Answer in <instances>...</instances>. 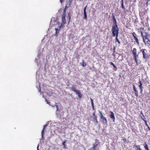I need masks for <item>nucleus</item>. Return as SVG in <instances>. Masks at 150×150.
Instances as JSON below:
<instances>
[{
    "label": "nucleus",
    "instance_id": "obj_1",
    "mask_svg": "<svg viewBox=\"0 0 150 150\" xmlns=\"http://www.w3.org/2000/svg\"><path fill=\"white\" fill-rule=\"evenodd\" d=\"M139 30L143 38V41L145 44L150 45V35L146 32L143 34L144 28L142 27L140 28Z\"/></svg>",
    "mask_w": 150,
    "mask_h": 150
},
{
    "label": "nucleus",
    "instance_id": "obj_2",
    "mask_svg": "<svg viewBox=\"0 0 150 150\" xmlns=\"http://www.w3.org/2000/svg\"><path fill=\"white\" fill-rule=\"evenodd\" d=\"M131 52L132 54L133 57L136 63V65H138V59L139 58V52H137V49L135 48L131 49Z\"/></svg>",
    "mask_w": 150,
    "mask_h": 150
},
{
    "label": "nucleus",
    "instance_id": "obj_3",
    "mask_svg": "<svg viewBox=\"0 0 150 150\" xmlns=\"http://www.w3.org/2000/svg\"><path fill=\"white\" fill-rule=\"evenodd\" d=\"M140 51L142 53L143 58L145 59L146 61H147L150 56V55L147 52V50L145 49H142Z\"/></svg>",
    "mask_w": 150,
    "mask_h": 150
},
{
    "label": "nucleus",
    "instance_id": "obj_4",
    "mask_svg": "<svg viewBox=\"0 0 150 150\" xmlns=\"http://www.w3.org/2000/svg\"><path fill=\"white\" fill-rule=\"evenodd\" d=\"M111 30L112 36L115 37V36L118 35L119 30L118 26H112Z\"/></svg>",
    "mask_w": 150,
    "mask_h": 150
},
{
    "label": "nucleus",
    "instance_id": "obj_5",
    "mask_svg": "<svg viewBox=\"0 0 150 150\" xmlns=\"http://www.w3.org/2000/svg\"><path fill=\"white\" fill-rule=\"evenodd\" d=\"M99 112L100 113V118L102 119V122L103 123L104 125L107 124V119L105 117H104L103 116V115L102 112L100 111H99Z\"/></svg>",
    "mask_w": 150,
    "mask_h": 150
},
{
    "label": "nucleus",
    "instance_id": "obj_6",
    "mask_svg": "<svg viewBox=\"0 0 150 150\" xmlns=\"http://www.w3.org/2000/svg\"><path fill=\"white\" fill-rule=\"evenodd\" d=\"M65 15H66V10H64V12L63 14L62 17V23L63 24H64L65 23L66 20H65Z\"/></svg>",
    "mask_w": 150,
    "mask_h": 150
},
{
    "label": "nucleus",
    "instance_id": "obj_7",
    "mask_svg": "<svg viewBox=\"0 0 150 150\" xmlns=\"http://www.w3.org/2000/svg\"><path fill=\"white\" fill-rule=\"evenodd\" d=\"M112 18L113 20V24L112 26H118L117 25V21L115 18V16L112 15Z\"/></svg>",
    "mask_w": 150,
    "mask_h": 150
},
{
    "label": "nucleus",
    "instance_id": "obj_8",
    "mask_svg": "<svg viewBox=\"0 0 150 150\" xmlns=\"http://www.w3.org/2000/svg\"><path fill=\"white\" fill-rule=\"evenodd\" d=\"M133 89L134 91V93H135V96L137 98L139 96L138 91L136 88V87L134 85H133Z\"/></svg>",
    "mask_w": 150,
    "mask_h": 150
},
{
    "label": "nucleus",
    "instance_id": "obj_9",
    "mask_svg": "<svg viewBox=\"0 0 150 150\" xmlns=\"http://www.w3.org/2000/svg\"><path fill=\"white\" fill-rule=\"evenodd\" d=\"M95 142L93 144V146L94 147H96L98 145H100V142H99V140L98 139H96L95 140Z\"/></svg>",
    "mask_w": 150,
    "mask_h": 150
},
{
    "label": "nucleus",
    "instance_id": "obj_10",
    "mask_svg": "<svg viewBox=\"0 0 150 150\" xmlns=\"http://www.w3.org/2000/svg\"><path fill=\"white\" fill-rule=\"evenodd\" d=\"M110 117L113 120V122H115V117L114 116V114L113 112L112 111H110Z\"/></svg>",
    "mask_w": 150,
    "mask_h": 150
},
{
    "label": "nucleus",
    "instance_id": "obj_11",
    "mask_svg": "<svg viewBox=\"0 0 150 150\" xmlns=\"http://www.w3.org/2000/svg\"><path fill=\"white\" fill-rule=\"evenodd\" d=\"M72 0H69L68 3L66 4V5L65 7V10L66 9L70 7L71 4V3Z\"/></svg>",
    "mask_w": 150,
    "mask_h": 150
},
{
    "label": "nucleus",
    "instance_id": "obj_12",
    "mask_svg": "<svg viewBox=\"0 0 150 150\" xmlns=\"http://www.w3.org/2000/svg\"><path fill=\"white\" fill-rule=\"evenodd\" d=\"M139 83V87L140 89V93H142L143 91V87L142 86V83L141 81H140Z\"/></svg>",
    "mask_w": 150,
    "mask_h": 150
},
{
    "label": "nucleus",
    "instance_id": "obj_13",
    "mask_svg": "<svg viewBox=\"0 0 150 150\" xmlns=\"http://www.w3.org/2000/svg\"><path fill=\"white\" fill-rule=\"evenodd\" d=\"M134 146L137 148V150H142L139 145H137L135 144L134 145Z\"/></svg>",
    "mask_w": 150,
    "mask_h": 150
},
{
    "label": "nucleus",
    "instance_id": "obj_14",
    "mask_svg": "<svg viewBox=\"0 0 150 150\" xmlns=\"http://www.w3.org/2000/svg\"><path fill=\"white\" fill-rule=\"evenodd\" d=\"M143 145L146 150H150L148 148V146L146 142H145V144Z\"/></svg>",
    "mask_w": 150,
    "mask_h": 150
},
{
    "label": "nucleus",
    "instance_id": "obj_15",
    "mask_svg": "<svg viewBox=\"0 0 150 150\" xmlns=\"http://www.w3.org/2000/svg\"><path fill=\"white\" fill-rule=\"evenodd\" d=\"M134 40L138 44H139V40L137 38L136 36H135L134 37Z\"/></svg>",
    "mask_w": 150,
    "mask_h": 150
},
{
    "label": "nucleus",
    "instance_id": "obj_16",
    "mask_svg": "<svg viewBox=\"0 0 150 150\" xmlns=\"http://www.w3.org/2000/svg\"><path fill=\"white\" fill-rule=\"evenodd\" d=\"M77 92L76 93L78 94V96L79 98H81L82 96V94L81 93L79 90L77 91Z\"/></svg>",
    "mask_w": 150,
    "mask_h": 150
},
{
    "label": "nucleus",
    "instance_id": "obj_17",
    "mask_svg": "<svg viewBox=\"0 0 150 150\" xmlns=\"http://www.w3.org/2000/svg\"><path fill=\"white\" fill-rule=\"evenodd\" d=\"M71 89L72 91H74L76 93L77 92V91H79V90H76L75 88L74 87H72L71 88Z\"/></svg>",
    "mask_w": 150,
    "mask_h": 150
},
{
    "label": "nucleus",
    "instance_id": "obj_18",
    "mask_svg": "<svg viewBox=\"0 0 150 150\" xmlns=\"http://www.w3.org/2000/svg\"><path fill=\"white\" fill-rule=\"evenodd\" d=\"M81 64L83 67H85L86 65V62H84V60L82 61V62L81 63Z\"/></svg>",
    "mask_w": 150,
    "mask_h": 150
},
{
    "label": "nucleus",
    "instance_id": "obj_19",
    "mask_svg": "<svg viewBox=\"0 0 150 150\" xmlns=\"http://www.w3.org/2000/svg\"><path fill=\"white\" fill-rule=\"evenodd\" d=\"M116 36V38H115V42H118L120 44V41L119 40L118 38V35H116L115 36Z\"/></svg>",
    "mask_w": 150,
    "mask_h": 150
},
{
    "label": "nucleus",
    "instance_id": "obj_20",
    "mask_svg": "<svg viewBox=\"0 0 150 150\" xmlns=\"http://www.w3.org/2000/svg\"><path fill=\"white\" fill-rule=\"evenodd\" d=\"M84 19H87V15L86 14V12H83V18Z\"/></svg>",
    "mask_w": 150,
    "mask_h": 150
},
{
    "label": "nucleus",
    "instance_id": "obj_21",
    "mask_svg": "<svg viewBox=\"0 0 150 150\" xmlns=\"http://www.w3.org/2000/svg\"><path fill=\"white\" fill-rule=\"evenodd\" d=\"M93 120L94 121H95L96 123H97L98 122V120L97 119V117L95 116V117H93Z\"/></svg>",
    "mask_w": 150,
    "mask_h": 150
},
{
    "label": "nucleus",
    "instance_id": "obj_22",
    "mask_svg": "<svg viewBox=\"0 0 150 150\" xmlns=\"http://www.w3.org/2000/svg\"><path fill=\"white\" fill-rule=\"evenodd\" d=\"M88 150H96V148L94 146H93L88 149Z\"/></svg>",
    "mask_w": 150,
    "mask_h": 150
},
{
    "label": "nucleus",
    "instance_id": "obj_23",
    "mask_svg": "<svg viewBox=\"0 0 150 150\" xmlns=\"http://www.w3.org/2000/svg\"><path fill=\"white\" fill-rule=\"evenodd\" d=\"M121 7L124 10H125V7L124 6V4L121 3Z\"/></svg>",
    "mask_w": 150,
    "mask_h": 150
},
{
    "label": "nucleus",
    "instance_id": "obj_24",
    "mask_svg": "<svg viewBox=\"0 0 150 150\" xmlns=\"http://www.w3.org/2000/svg\"><path fill=\"white\" fill-rule=\"evenodd\" d=\"M65 142H66L65 141H64V142H63L62 144L64 146V148H66V146H65Z\"/></svg>",
    "mask_w": 150,
    "mask_h": 150
},
{
    "label": "nucleus",
    "instance_id": "obj_25",
    "mask_svg": "<svg viewBox=\"0 0 150 150\" xmlns=\"http://www.w3.org/2000/svg\"><path fill=\"white\" fill-rule=\"evenodd\" d=\"M149 4H150V0H147L146 2V5H148Z\"/></svg>",
    "mask_w": 150,
    "mask_h": 150
},
{
    "label": "nucleus",
    "instance_id": "obj_26",
    "mask_svg": "<svg viewBox=\"0 0 150 150\" xmlns=\"http://www.w3.org/2000/svg\"><path fill=\"white\" fill-rule=\"evenodd\" d=\"M132 34L133 37L136 36H137L136 34L134 32H133Z\"/></svg>",
    "mask_w": 150,
    "mask_h": 150
},
{
    "label": "nucleus",
    "instance_id": "obj_27",
    "mask_svg": "<svg viewBox=\"0 0 150 150\" xmlns=\"http://www.w3.org/2000/svg\"><path fill=\"white\" fill-rule=\"evenodd\" d=\"M68 17H69V21H68V23H69V22L71 20V16H70L69 15V13L68 14Z\"/></svg>",
    "mask_w": 150,
    "mask_h": 150
},
{
    "label": "nucleus",
    "instance_id": "obj_28",
    "mask_svg": "<svg viewBox=\"0 0 150 150\" xmlns=\"http://www.w3.org/2000/svg\"><path fill=\"white\" fill-rule=\"evenodd\" d=\"M87 5H86L83 8V12H86V9L87 7Z\"/></svg>",
    "mask_w": 150,
    "mask_h": 150
},
{
    "label": "nucleus",
    "instance_id": "obj_29",
    "mask_svg": "<svg viewBox=\"0 0 150 150\" xmlns=\"http://www.w3.org/2000/svg\"><path fill=\"white\" fill-rule=\"evenodd\" d=\"M44 129H43V130L41 132V135L42 137H43L44 134Z\"/></svg>",
    "mask_w": 150,
    "mask_h": 150
},
{
    "label": "nucleus",
    "instance_id": "obj_30",
    "mask_svg": "<svg viewBox=\"0 0 150 150\" xmlns=\"http://www.w3.org/2000/svg\"><path fill=\"white\" fill-rule=\"evenodd\" d=\"M93 115L94 116V117H95V116H97L95 115V111L93 112Z\"/></svg>",
    "mask_w": 150,
    "mask_h": 150
},
{
    "label": "nucleus",
    "instance_id": "obj_31",
    "mask_svg": "<svg viewBox=\"0 0 150 150\" xmlns=\"http://www.w3.org/2000/svg\"><path fill=\"white\" fill-rule=\"evenodd\" d=\"M45 101H46L47 104H49L50 103L49 102V101L47 100V99H45Z\"/></svg>",
    "mask_w": 150,
    "mask_h": 150
},
{
    "label": "nucleus",
    "instance_id": "obj_32",
    "mask_svg": "<svg viewBox=\"0 0 150 150\" xmlns=\"http://www.w3.org/2000/svg\"><path fill=\"white\" fill-rule=\"evenodd\" d=\"M148 88L149 90V93H150V85H149L148 86Z\"/></svg>",
    "mask_w": 150,
    "mask_h": 150
},
{
    "label": "nucleus",
    "instance_id": "obj_33",
    "mask_svg": "<svg viewBox=\"0 0 150 150\" xmlns=\"http://www.w3.org/2000/svg\"><path fill=\"white\" fill-rule=\"evenodd\" d=\"M113 66L114 68H115V70H116L117 69L116 66L115 64H114V65H113Z\"/></svg>",
    "mask_w": 150,
    "mask_h": 150
},
{
    "label": "nucleus",
    "instance_id": "obj_34",
    "mask_svg": "<svg viewBox=\"0 0 150 150\" xmlns=\"http://www.w3.org/2000/svg\"><path fill=\"white\" fill-rule=\"evenodd\" d=\"M55 106H56V107L57 108L56 111H57L58 110V106L57 105H56Z\"/></svg>",
    "mask_w": 150,
    "mask_h": 150
},
{
    "label": "nucleus",
    "instance_id": "obj_35",
    "mask_svg": "<svg viewBox=\"0 0 150 150\" xmlns=\"http://www.w3.org/2000/svg\"><path fill=\"white\" fill-rule=\"evenodd\" d=\"M110 64L111 65H112V66H113L114 64L112 62H110Z\"/></svg>",
    "mask_w": 150,
    "mask_h": 150
},
{
    "label": "nucleus",
    "instance_id": "obj_36",
    "mask_svg": "<svg viewBox=\"0 0 150 150\" xmlns=\"http://www.w3.org/2000/svg\"><path fill=\"white\" fill-rule=\"evenodd\" d=\"M64 0H60V3L62 4Z\"/></svg>",
    "mask_w": 150,
    "mask_h": 150
},
{
    "label": "nucleus",
    "instance_id": "obj_37",
    "mask_svg": "<svg viewBox=\"0 0 150 150\" xmlns=\"http://www.w3.org/2000/svg\"><path fill=\"white\" fill-rule=\"evenodd\" d=\"M91 104L92 106H94V104L93 102V101H92V102H91Z\"/></svg>",
    "mask_w": 150,
    "mask_h": 150
},
{
    "label": "nucleus",
    "instance_id": "obj_38",
    "mask_svg": "<svg viewBox=\"0 0 150 150\" xmlns=\"http://www.w3.org/2000/svg\"><path fill=\"white\" fill-rule=\"evenodd\" d=\"M146 125L147 126L149 130L150 131V128L148 126V125L147 124H146Z\"/></svg>",
    "mask_w": 150,
    "mask_h": 150
},
{
    "label": "nucleus",
    "instance_id": "obj_39",
    "mask_svg": "<svg viewBox=\"0 0 150 150\" xmlns=\"http://www.w3.org/2000/svg\"><path fill=\"white\" fill-rule=\"evenodd\" d=\"M121 3L124 4L123 0H121Z\"/></svg>",
    "mask_w": 150,
    "mask_h": 150
},
{
    "label": "nucleus",
    "instance_id": "obj_40",
    "mask_svg": "<svg viewBox=\"0 0 150 150\" xmlns=\"http://www.w3.org/2000/svg\"><path fill=\"white\" fill-rule=\"evenodd\" d=\"M47 125H45L44 126V127H43V129H44L45 127H46V126H47Z\"/></svg>",
    "mask_w": 150,
    "mask_h": 150
},
{
    "label": "nucleus",
    "instance_id": "obj_41",
    "mask_svg": "<svg viewBox=\"0 0 150 150\" xmlns=\"http://www.w3.org/2000/svg\"><path fill=\"white\" fill-rule=\"evenodd\" d=\"M55 30H56V33H57V28H55Z\"/></svg>",
    "mask_w": 150,
    "mask_h": 150
},
{
    "label": "nucleus",
    "instance_id": "obj_42",
    "mask_svg": "<svg viewBox=\"0 0 150 150\" xmlns=\"http://www.w3.org/2000/svg\"><path fill=\"white\" fill-rule=\"evenodd\" d=\"M92 109L93 110H95L94 106H92Z\"/></svg>",
    "mask_w": 150,
    "mask_h": 150
},
{
    "label": "nucleus",
    "instance_id": "obj_43",
    "mask_svg": "<svg viewBox=\"0 0 150 150\" xmlns=\"http://www.w3.org/2000/svg\"><path fill=\"white\" fill-rule=\"evenodd\" d=\"M39 145H38L37 147V150H39Z\"/></svg>",
    "mask_w": 150,
    "mask_h": 150
},
{
    "label": "nucleus",
    "instance_id": "obj_44",
    "mask_svg": "<svg viewBox=\"0 0 150 150\" xmlns=\"http://www.w3.org/2000/svg\"><path fill=\"white\" fill-rule=\"evenodd\" d=\"M62 26V25H60L59 26V29H60L61 28V27Z\"/></svg>",
    "mask_w": 150,
    "mask_h": 150
},
{
    "label": "nucleus",
    "instance_id": "obj_45",
    "mask_svg": "<svg viewBox=\"0 0 150 150\" xmlns=\"http://www.w3.org/2000/svg\"><path fill=\"white\" fill-rule=\"evenodd\" d=\"M125 139H125V138H123V140H125Z\"/></svg>",
    "mask_w": 150,
    "mask_h": 150
},
{
    "label": "nucleus",
    "instance_id": "obj_46",
    "mask_svg": "<svg viewBox=\"0 0 150 150\" xmlns=\"http://www.w3.org/2000/svg\"><path fill=\"white\" fill-rule=\"evenodd\" d=\"M91 102H92V101H93V99H92L91 98Z\"/></svg>",
    "mask_w": 150,
    "mask_h": 150
}]
</instances>
